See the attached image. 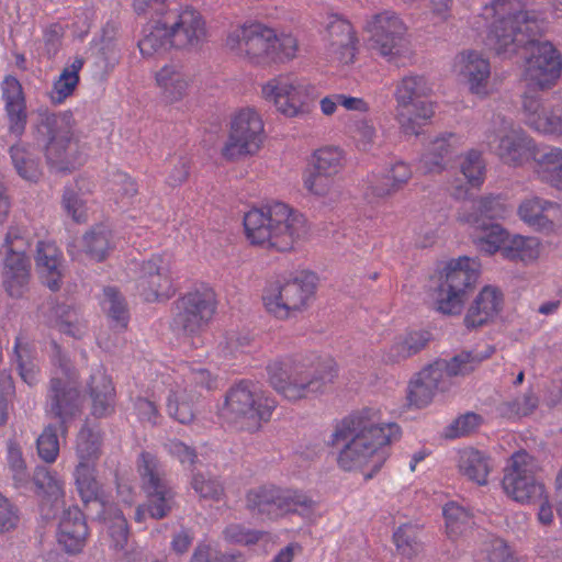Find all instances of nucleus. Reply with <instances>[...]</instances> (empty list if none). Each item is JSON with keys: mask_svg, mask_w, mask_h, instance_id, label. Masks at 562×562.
Listing matches in <instances>:
<instances>
[{"mask_svg": "<svg viewBox=\"0 0 562 562\" xmlns=\"http://www.w3.org/2000/svg\"><path fill=\"white\" fill-rule=\"evenodd\" d=\"M518 0H495L483 10L485 19H494L487 45L497 55L512 56L525 52L524 81L529 92L551 88L561 75L562 61L550 42L539 41L542 23L535 13L522 11Z\"/></svg>", "mask_w": 562, "mask_h": 562, "instance_id": "nucleus-1", "label": "nucleus"}, {"mask_svg": "<svg viewBox=\"0 0 562 562\" xmlns=\"http://www.w3.org/2000/svg\"><path fill=\"white\" fill-rule=\"evenodd\" d=\"M401 437L400 426L382 423L380 412L364 408L344 418L331 435L330 445L338 450L337 463L344 471L360 470L371 464L369 480L390 456L389 446Z\"/></svg>", "mask_w": 562, "mask_h": 562, "instance_id": "nucleus-2", "label": "nucleus"}, {"mask_svg": "<svg viewBox=\"0 0 562 562\" xmlns=\"http://www.w3.org/2000/svg\"><path fill=\"white\" fill-rule=\"evenodd\" d=\"M268 381L285 400L296 402L324 393L337 376L331 359L315 362L291 358L272 361L267 366Z\"/></svg>", "mask_w": 562, "mask_h": 562, "instance_id": "nucleus-3", "label": "nucleus"}, {"mask_svg": "<svg viewBox=\"0 0 562 562\" xmlns=\"http://www.w3.org/2000/svg\"><path fill=\"white\" fill-rule=\"evenodd\" d=\"M244 227L251 244L286 251L305 233V218L282 202L252 209L244 216Z\"/></svg>", "mask_w": 562, "mask_h": 562, "instance_id": "nucleus-4", "label": "nucleus"}, {"mask_svg": "<svg viewBox=\"0 0 562 562\" xmlns=\"http://www.w3.org/2000/svg\"><path fill=\"white\" fill-rule=\"evenodd\" d=\"M71 112L41 113L38 139L45 144L47 162L58 171H70L85 162L87 146L74 133Z\"/></svg>", "mask_w": 562, "mask_h": 562, "instance_id": "nucleus-5", "label": "nucleus"}, {"mask_svg": "<svg viewBox=\"0 0 562 562\" xmlns=\"http://www.w3.org/2000/svg\"><path fill=\"white\" fill-rule=\"evenodd\" d=\"M54 349L55 369L47 387L45 413L57 422L60 435L66 436L70 423L81 413V398L78 376L70 360L58 346L55 345Z\"/></svg>", "mask_w": 562, "mask_h": 562, "instance_id": "nucleus-6", "label": "nucleus"}, {"mask_svg": "<svg viewBox=\"0 0 562 562\" xmlns=\"http://www.w3.org/2000/svg\"><path fill=\"white\" fill-rule=\"evenodd\" d=\"M226 45L237 54L249 58H267L283 61L293 58L297 49V41L291 34L278 36L272 29L256 23L240 26L232 31Z\"/></svg>", "mask_w": 562, "mask_h": 562, "instance_id": "nucleus-7", "label": "nucleus"}, {"mask_svg": "<svg viewBox=\"0 0 562 562\" xmlns=\"http://www.w3.org/2000/svg\"><path fill=\"white\" fill-rule=\"evenodd\" d=\"M215 304L212 289L203 286L189 291L172 303L170 329L178 337L190 339L194 348L202 346L201 334L215 313Z\"/></svg>", "mask_w": 562, "mask_h": 562, "instance_id": "nucleus-8", "label": "nucleus"}, {"mask_svg": "<svg viewBox=\"0 0 562 562\" xmlns=\"http://www.w3.org/2000/svg\"><path fill=\"white\" fill-rule=\"evenodd\" d=\"M277 402L265 396L258 382L240 380L234 383L225 394L222 415L233 423H240L241 428H258L261 420L271 417Z\"/></svg>", "mask_w": 562, "mask_h": 562, "instance_id": "nucleus-9", "label": "nucleus"}, {"mask_svg": "<svg viewBox=\"0 0 562 562\" xmlns=\"http://www.w3.org/2000/svg\"><path fill=\"white\" fill-rule=\"evenodd\" d=\"M479 278V265L474 259L460 257L449 261L440 273L434 300L442 314L457 315L463 307L469 290Z\"/></svg>", "mask_w": 562, "mask_h": 562, "instance_id": "nucleus-10", "label": "nucleus"}, {"mask_svg": "<svg viewBox=\"0 0 562 562\" xmlns=\"http://www.w3.org/2000/svg\"><path fill=\"white\" fill-rule=\"evenodd\" d=\"M430 93V85L418 75L404 77L396 86L397 119L405 134L419 135L422 126L434 115Z\"/></svg>", "mask_w": 562, "mask_h": 562, "instance_id": "nucleus-11", "label": "nucleus"}, {"mask_svg": "<svg viewBox=\"0 0 562 562\" xmlns=\"http://www.w3.org/2000/svg\"><path fill=\"white\" fill-rule=\"evenodd\" d=\"M366 30L370 34L371 49L390 63L398 64L411 55V42L407 26L403 20L392 11L374 14L368 21Z\"/></svg>", "mask_w": 562, "mask_h": 562, "instance_id": "nucleus-12", "label": "nucleus"}, {"mask_svg": "<svg viewBox=\"0 0 562 562\" xmlns=\"http://www.w3.org/2000/svg\"><path fill=\"white\" fill-rule=\"evenodd\" d=\"M315 281L314 273L301 272L293 279L270 284L262 297L267 311L281 319L303 311L313 299Z\"/></svg>", "mask_w": 562, "mask_h": 562, "instance_id": "nucleus-13", "label": "nucleus"}, {"mask_svg": "<svg viewBox=\"0 0 562 562\" xmlns=\"http://www.w3.org/2000/svg\"><path fill=\"white\" fill-rule=\"evenodd\" d=\"M262 97L288 117L310 112L315 98L314 87L293 75H281L262 86Z\"/></svg>", "mask_w": 562, "mask_h": 562, "instance_id": "nucleus-14", "label": "nucleus"}, {"mask_svg": "<svg viewBox=\"0 0 562 562\" xmlns=\"http://www.w3.org/2000/svg\"><path fill=\"white\" fill-rule=\"evenodd\" d=\"M313 501L305 494L276 486H261L247 494V507L254 515L277 519L290 513L303 514Z\"/></svg>", "mask_w": 562, "mask_h": 562, "instance_id": "nucleus-15", "label": "nucleus"}, {"mask_svg": "<svg viewBox=\"0 0 562 562\" xmlns=\"http://www.w3.org/2000/svg\"><path fill=\"white\" fill-rule=\"evenodd\" d=\"M138 472L146 493L147 515L154 519L166 517L176 505V494L165 477L160 462L154 454L143 452L138 460Z\"/></svg>", "mask_w": 562, "mask_h": 562, "instance_id": "nucleus-16", "label": "nucleus"}, {"mask_svg": "<svg viewBox=\"0 0 562 562\" xmlns=\"http://www.w3.org/2000/svg\"><path fill=\"white\" fill-rule=\"evenodd\" d=\"M535 459L526 451H518L510 458L503 479L508 496L519 503H537L544 494V486L537 481Z\"/></svg>", "mask_w": 562, "mask_h": 562, "instance_id": "nucleus-17", "label": "nucleus"}, {"mask_svg": "<svg viewBox=\"0 0 562 562\" xmlns=\"http://www.w3.org/2000/svg\"><path fill=\"white\" fill-rule=\"evenodd\" d=\"M262 137L263 122L260 115L254 109H244L232 121L222 154L229 160L254 155L259 150Z\"/></svg>", "mask_w": 562, "mask_h": 562, "instance_id": "nucleus-18", "label": "nucleus"}, {"mask_svg": "<svg viewBox=\"0 0 562 562\" xmlns=\"http://www.w3.org/2000/svg\"><path fill=\"white\" fill-rule=\"evenodd\" d=\"M171 31V46L194 50L207 38V27L203 15L192 7H186L166 16Z\"/></svg>", "mask_w": 562, "mask_h": 562, "instance_id": "nucleus-19", "label": "nucleus"}, {"mask_svg": "<svg viewBox=\"0 0 562 562\" xmlns=\"http://www.w3.org/2000/svg\"><path fill=\"white\" fill-rule=\"evenodd\" d=\"M485 143L503 162L512 166H521L530 159L535 161L536 153L540 149L520 128H510L502 135L487 133Z\"/></svg>", "mask_w": 562, "mask_h": 562, "instance_id": "nucleus-20", "label": "nucleus"}, {"mask_svg": "<svg viewBox=\"0 0 562 562\" xmlns=\"http://www.w3.org/2000/svg\"><path fill=\"white\" fill-rule=\"evenodd\" d=\"M136 286L147 302L168 300L175 288L168 263L159 256H154L140 265Z\"/></svg>", "mask_w": 562, "mask_h": 562, "instance_id": "nucleus-21", "label": "nucleus"}, {"mask_svg": "<svg viewBox=\"0 0 562 562\" xmlns=\"http://www.w3.org/2000/svg\"><path fill=\"white\" fill-rule=\"evenodd\" d=\"M11 233L5 235L3 248L2 283L11 297H21L27 290L31 263L23 251L14 250L11 246Z\"/></svg>", "mask_w": 562, "mask_h": 562, "instance_id": "nucleus-22", "label": "nucleus"}, {"mask_svg": "<svg viewBox=\"0 0 562 562\" xmlns=\"http://www.w3.org/2000/svg\"><path fill=\"white\" fill-rule=\"evenodd\" d=\"M462 147L461 136L443 133L434 138L419 159L418 169L425 175L442 172Z\"/></svg>", "mask_w": 562, "mask_h": 562, "instance_id": "nucleus-23", "label": "nucleus"}, {"mask_svg": "<svg viewBox=\"0 0 562 562\" xmlns=\"http://www.w3.org/2000/svg\"><path fill=\"white\" fill-rule=\"evenodd\" d=\"M502 305L503 293L495 286H484L470 304L463 319L464 326L473 330L487 325L501 312Z\"/></svg>", "mask_w": 562, "mask_h": 562, "instance_id": "nucleus-24", "label": "nucleus"}, {"mask_svg": "<svg viewBox=\"0 0 562 562\" xmlns=\"http://www.w3.org/2000/svg\"><path fill=\"white\" fill-rule=\"evenodd\" d=\"M442 376L440 369H437L434 362L423 369L409 383L408 400L411 404L418 408L425 407L431 403L436 393L449 391L452 383L447 382Z\"/></svg>", "mask_w": 562, "mask_h": 562, "instance_id": "nucleus-25", "label": "nucleus"}, {"mask_svg": "<svg viewBox=\"0 0 562 562\" xmlns=\"http://www.w3.org/2000/svg\"><path fill=\"white\" fill-rule=\"evenodd\" d=\"M328 52L342 64L353 61L357 38L351 24L338 16H331L326 27Z\"/></svg>", "mask_w": 562, "mask_h": 562, "instance_id": "nucleus-26", "label": "nucleus"}, {"mask_svg": "<svg viewBox=\"0 0 562 562\" xmlns=\"http://www.w3.org/2000/svg\"><path fill=\"white\" fill-rule=\"evenodd\" d=\"M457 72L469 83L470 90L481 94L486 92L491 75L490 63L476 52L461 53L454 64Z\"/></svg>", "mask_w": 562, "mask_h": 562, "instance_id": "nucleus-27", "label": "nucleus"}, {"mask_svg": "<svg viewBox=\"0 0 562 562\" xmlns=\"http://www.w3.org/2000/svg\"><path fill=\"white\" fill-rule=\"evenodd\" d=\"M494 352L495 348L493 346H487L484 351L462 350L449 360L438 359L434 364L437 369H440L442 378L453 384V378L470 374Z\"/></svg>", "mask_w": 562, "mask_h": 562, "instance_id": "nucleus-28", "label": "nucleus"}, {"mask_svg": "<svg viewBox=\"0 0 562 562\" xmlns=\"http://www.w3.org/2000/svg\"><path fill=\"white\" fill-rule=\"evenodd\" d=\"M35 262L43 283L53 291L59 290L64 277V265L61 252L56 245L38 241Z\"/></svg>", "mask_w": 562, "mask_h": 562, "instance_id": "nucleus-29", "label": "nucleus"}, {"mask_svg": "<svg viewBox=\"0 0 562 562\" xmlns=\"http://www.w3.org/2000/svg\"><path fill=\"white\" fill-rule=\"evenodd\" d=\"M88 536L85 516L78 507L64 512L58 527V541L69 553L79 552Z\"/></svg>", "mask_w": 562, "mask_h": 562, "instance_id": "nucleus-30", "label": "nucleus"}, {"mask_svg": "<svg viewBox=\"0 0 562 562\" xmlns=\"http://www.w3.org/2000/svg\"><path fill=\"white\" fill-rule=\"evenodd\" d=\"M191 75L179 60H172L156 74V82L168 102L181 100L189 88Z\"/></svg>", "mask_w": 562, "mask_h": 562, "instance_id": "nucleus-31", "label": "nucleus"}, {"mask_svg": "<svg viewBox=\"0 0 562 562\" xmlns=\"http://www.w3.org/2000/svg\"><path fill=\"white\" fill-rule=\"evenodd\" d=\"M2 97L10 122V132L20 136L25 130L27 114L22 86L16 78L12 76L4 78L2 82Z\"/></svg>", "mask_w": 562, "mask_h": 562, "instance_id": "nucleus-32", "label": "nucleus"}, {"mask_svg": "<svg viewBox=\"0 0 562 562\" xmlns=\"http://www.w3.org/2000/svg\"><path fill=\"white\" fill-rule=\"evenodd\" d=\"M560 207L555 202L543 200L539 196L525 199L519 207V217L538 231L549 232L553 229V222Z\"/></svg>", "mask_w": 562, "mask_h": 562, "instance_id": "nucleus-33", "label": "nucleus"}, {"mask_svg": "<svg viewBox=\"0 0 562 562\" xmlns=\"http://www.w3.org/2000/svg\"><path fill=\"white\" fill-rule=\"evenodd\" d=\"M533 171L541 182L562 191V149L541 147L535 156Z\"/></svg>", "mask_w": 562, "mask_h": 562, "instance_id": "nucleus-34", "label": "nucleus"}, {"mask_svg": "<svg viewBox=\"0 0 562 562\" xmlns=\"http://www.w3.org/2000/svg\"><path fill=\"white\" fill-rule=\"evenodd\" d=\"M526 123L543 134H562V117L546 109L540 101L529 94L524 98Z\"/></svg>", "mask_w": 562, "mask_h": 562, "instance_id": "nucleus-35", "label": "nucleus"}, {"mask_svg": "<svg viewBox=\"0 0 562 562\" xmlns=\"http://www.w3.org/2000/svg\"><path fill=\"white\" fill-rule=\"evenodd\" d=\"M412 177L408 165L398 161L386 173L374 177L366 191V196L373 199L385 198L402 188Z\"/></svg>", "mask_w": 562, "mask_h": 562, "instance_id": "nucleus-36", "label": "nucleus"}, {"mask_svg": "<svg viewBox=\"0 0 562 562\" xmlns=\"http://www.w3.org/2000/svg\"><path fill=\"white\" fill-rule=\"evenodd\" d=\"M458 468L470 481L485 485L493 464L491 458L483 451L465 448L459 452Z\"/></svg>", "mask_w": 562, "mask_h": 562, "instance_id": "nucleus-37", "label": "nucleus"}, {"mask_svg": "<svg viewBox=\"0 0 562 562\" xmlns=\"http://www.w3.org/2000/svg\"><path fill=\"white\" fill-rule=\"evenodd\" d=\"M92 400V413L97 417L105 416L113 406L114 387L110 376L101 368L97 369L88 383Z\"/></svg>", "mask_w": 562, "mask_h": 562, "instance_id": "nucleus-38", "label": "nucleus"}, {"mask_svg": "<svg viewBox=\"0 0 562 562\" xmlns=\"http://www.w3.org/2000/svg\"><path fill=\"white\" fill-rule=\"evenodd\" d=\"M429 340L426 331H411L397 336L384 353V361L398 363L419 352Z\"/></svg>", "mask_w": 562, "mask_h": 562, "instance_id": "nucleus-39", "label": "nucleus"}, {"mask_svg": "<svg viewBox=\"0 0 562 562\" xmlns=\"http://www.w3.org/2000/svg\"><path fill=\"white\" fill-rule=\"evenodd\" d=\"M49 323L58 328L59 331L67 334L74 338H80L86 331L79 313L70 305L65 303H50Z\"/></svg>", "mask_w": 562, "mask_h": 562, "instance_id": "nucleus-40", "label": "nucleus"}, {"mask_svg": "<svg viewBox=\"0 0 562 562\" xmlns=\"http://www.w3.org/2000/svg\"><path fill=\"white\" fill-rule=\"evenodd\" d=\"M473 241L476 248L486 254L493 255L506 245L508 233L497 223L482 222L474 225Z\"/></svg>", "mask_w": 562, "mask_h": 562, "instance_id": "nucleus-41", "label": "nucleus"}, {"mask_svg": "<svg viewBox=\"0 0 562 562\" xmlns=\"http://www.w3.org/2000/svg\"><path fill=\"white\" fill-rule=\"evenodd\" d=\"M14 363L20 378L29 386H34L38 383V367L35 363V350L33 346L19 336L14 344Z\"/></svg>", "mask_w": 562, "mask_h": 562, "instance_id": "nucleus-42", "label": "nucleus"}, {"mask_svg": "<svg viewBox=\"0 0 562 562\" xmlns=\"http://www.w3.org/2000/svg\"><path fill=\"white\" fill-rule=\"evenodd\" d=\"M94 464L78 463L74 476L77 492L86 506L100 502L101 486L94 475Z\"/></svg>", "mask_w": 562, "mask_h": 562, "instance_id": "nucleus-43", "label": "nucleus"}, {"mask_svg": "<svg viewBox=\"0 0 562 562\" xmlns=\"http://www.w3.org/2000/svg\"><path fill=\"white\" fill-rule=\"evenodd\" d=\"M83 66L82 58H75L72 63L66 66L59 77L55 80L49 92L50 101L55 104L63 103L70 97L79 83V71Z\"/></svg>", "mask_w": 562, "mask_h": 562, "instance_id": "nucleus-44", "label": "nucleus"}, {"mask_svg": "<svg viewBox=\"0 0 562 562\" xmlns=\"http://www.w3.org/2000/svg\"><path fill=\"white\" fill-rule=\"evenodd\" d=\"M167 45L171 46V31L167 18L165 21L157 20L149 23L144 29L143 38L138 42L140 53L147 56Z\"/></svg>", "mask_w": 562, "mask_h": 562, "instance_id": "nucleus-45", "label": "nucleus"}, {"mask_svg": "<svg viewBox=\"0 0 562 562\" xmlns=\"http://www.w3.org/2000/svg\"><path fill=\"white\" fill-rule=\"evenodd\" d=\"M472 212L464 215V221L480 225L486 220L501 218L506 215V207L498 196H485L470 202Z\"/></svg>", "mask_w": 562, "mask_h": 562, "instance_id": "nucleus-46", "label": "nucleus"}, {"mask_svg": "<svg viewBox=\"0 0 562 562\" xmlns=\"http://www.w3.org/2000/svg\"><path fill=\"white\" fill-rule=\"evenodd\" d=\"M102 436L98 429L85 425L77 435L76 454L79 463L94 464L101 456Z\"/></svg>", "mask_w": 562, "mask_h": 562, "instance_id": "nucleus-47", "label": "nucleus"}, {"mask_svg": "<svg viewBox=\"0 0 562 562\" xmlns=\"http://www.w3.org/2000/svg\"><path fill=\"white\" fill-rule=\"evenodd\" d=\"M183 392L190 393L191 401H198L204 392H211L217 387V379L210 370L196 367L190 368L183 375Z\"/></svg>", "mask_w": 562, "mask_h": 562, "instance_id": "nucleus-48", "label": "nucleus"}, {"mask_svg": "<svg viewBox=\"0 0 562 562\" xmlns=\"http://www.w3.org/2000/svg\"><path fill=\"white\" fill-rule=\"evenodd\" d=\"M443 516L447 533L450 538L465 535L475 525L473 515L456 503H449L443 507Z\"/></svg>", "mask_w": 562, "mask_h": 562, "instance_id": "nucleus-49", "label": "nucleus"}, {"mask_svg": "<svg viewBox=\"0 0 562 562\" xmlns=\"http://www.w3.org/2000/svg\"><path fill=\"white\" fill-rule=\"evenodd\" d=\"M539 241L535 237L520 235L508 238L503 247V257L509 260L532 261L539 256Z\"/></svg>", "mask_w": 562, "mask_h": 562, "instance_id": "nucleus-50", "label": "nucleus"}, {"mask_svg": "<svg viewBox=\"0 0 562 562\" xmlns=\"http://www.w3.org/2000/svg\"><path fill=\"white\" fill-rule=\"evenodd\" d=\"M12 164L25 180L36 181L41 175L37 156L24 145H14L10 148Z\"/></svg>", "mask_w": 562, "mask_h": 562, "instance_id": "nucleus-51", "label": "nucleus"}, {"mask_svg": "<svg viewBox=\"0 0 562 562\" xmlns=\"http://www.w3.org/2000/svg\"><path fill=\"white\" fill-rule=\"evenodd\" d=\"M83 248L94 260H103L111 248V231L105 225H97L83 236Z\"/></svg>", "mask_w": 562, "mask_h": 562, "instance_id": "nucleus-52", "label": "nucleus"}, {"mask_svg": "<svg viewBox=\"0 0 562 562\" xmlns=\"http://www.w3.org/2000/svg\"><path fill=\"white\" fill-rule=\"evenodd\" d=\"M420 530L416 525L403 524L393 533V541L397 551L407 558L422 550Z\"/></svg>", "mask_w": 562, "mask_h": 562, "instance_id": "nucleus-53", "label": "nucleus"}, {"mask_svg": "<svg viewBox=\"0 0 562 562\" xmlns=\"http://www.w3.org/2000/svg\"><path fill=\"white\" fill-rule=\"evenodd\" d=\"M344 153L340 148L326 146L314 154V169L324 175L336 176L344 167Z\"/></svg>", "mask_w": 562, "mask_h": 562, "instance_id": "nucleus-54", "label": "nucleus"}, {"mask_svg": "<svg viewBox=\"0 0 562 562\" xmlns=\"http://www.w3.org/2000/svg\"><path fill=\"white\" fill-rule=\"evenodd\" d=\"M190 393L183 390L172 392L167 398V412L181 424H189L194 418L193 403Z\"/></svg>", "mask_w": 562, "mask_h": 562, "instance_id": "nucleus-55", "label": "nucleus"}, {"mask_svg": "<svg viewBox=\"0 0 562 562\" xmlns=\"http://www.w3.org/2000/svg\"><path fill=\"white\" fill-rule=\"evenodd\" d=\"M103 310L117 323L121 328H125L128 321V312L124 297L115 288H105L102 300Z\"/></svg>", "mask_w": 562, "mask_h": 562, "instance_id": "nucleus-56", "label": "nucleus"}, {"mask_svg": "<svg viewBox=\"0 0 562 562\" xmlns=\"http://www.w3.org/2000/svg\"><path fill=\"white\" fill-rule=\"evenodd\" d=\"M34 484L47 496L58 499L64 496V482L57 473L46 467H37L33 475Z\"/></svg>", "mask_w": 562, "mask_h": 562, "instance_id": "nucleus-57", "label": "nucleus"}, {"mask_svg": "<svg viewBox=\"0 0 562 562\" xmlns=\"http://www.w3.org/2000/svg\"><path fill=\"white\" fill-rule=\"evenodd\" d=\"M191 486L201 498L220 501L224 494L223 484L210 473H195Z\"/></svg>", "mask_w": 562, "mask_h": 562, "instance_id": "nucleus-58", "label": "nucleus"}, {"mask_svg": "<svg viewBox=\"0 0 562 562\" xmlns=\"http://www.w3.org/2000/svg\"><path fill=\"white\" fill-rule=\"evenodd\" d=\"M58 425H48L37 438L38 456L47 463L56 460L59 453Z\"/></svg>", "mask_w": 562, "mask_h": 562, "instance_id": "nucleus-59", "label": "nucleus"}, {"mask_svg": "<svg viewBox=\"0 0 562 562\" xmlns=\"http://www.w3.org/2000/svg\"><path fill=\"white\" fill-rule=\"evenodd\" d=\"M460 169L467 181L472 187H479L483 183L485 175V164L479 151H469L463 158L460 165Z\"/></svg>", "mask_w": 562, "mask_h": 562, "instance_id": "nucleus-60", "label": "nucleus"}, {"mask_svg": "<svg viewBox=\"0 0 562 562\" xmlns=\"http://www.w3.org/2000/svg\"><path fill=\"white\" fill-rule=\"evenodd\" d=\"M538 406V398L532 393H526L512 402L503 404V415L512 417H522L531 414Z\"/></svg>", "mask_w": 562, "mask_h": 562, "instance_id": "nucleus-61", "label": "nucleus"}, {"mask_svg": "<svg viewBox=\"0 0 562 562\" xmlns=\"http://www.w3.org/2000/svg\"><path fill=\"white\" fill-rule=\"evenodd\" d=\"M8 464L12 471L13 480L18 486H22L27 483L29 474L26 472V464L22 457L21 448L10 441L8 443Z\"/></svg>", "mask_w": 562, "mask_h": 562, "instance_id": "nucleus-62", "label": "nucleus"}, {"mask_svg": "<svg viewBox=\"0 0 562 562\" xmlns=\"http://www.w3.org/2000/svg\"><path fill=\"white\" fill-rule=\"evenodd\" d=\"M20 521L19 508L0 493V536L18 528Z\"/></svg>", "mask_w": 562, "mask_h": 562, "instance_id": "nucleus-63", "label": "nucleus"}, {"mask_svg": "<svg viewBox=\"0 0 562 562\" xmlns=\"http://www.w3.org/2000/svg\"><path fill=\"white\" fill-rule=\"evenodd\" d=\"M315 170L304 179L305 188L317 196H327L334 189V177Z\"/></svg>", "mask_w": 562, "mask_h": 562, "instance_id": "nucleus-64", "label": "nucleus"}]
</instances>
